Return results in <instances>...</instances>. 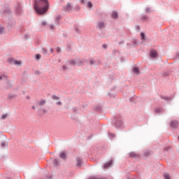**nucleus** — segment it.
<instances>
[{
	"instance_id": "393cba45",
	"label": "nucleus",
	"mask_w": 179,
	"mask_h": 179,
	"mask_svg": "<svg viewBox=\"0 0 179 179\" xmlns=\"http://www.w3.org/2000/svg\"><path fill=\"white\" fill-rule=\"evenodd\" d=\"M5 118H6V115H3L1 116V119H2V120H5Z\"/></svg>"
},
{
	"instance_id": "9d476101",
	"label": "nucleus",
	"mask_w": 179,
	"mask_h": 179,
	"mask_svg": "<svg viewBox=\"0 0 179 179\" xmlns=\"http://www.w3.org/2000/svg\"><path fill=\"white\" fill-rule=\"evenodd\" d=\"M97 26L99 29H103L104 27V22H98Z\"/></svg>"
},
{
	"instance_id": "ddd939ff",
	"label": "nucleus",
	"mask_w": 179,
	"mask_h": 179,
	"mask_svg": "<svg viewBox=\"0 0 179 179\" xmlns=\"http://www.w3.org/2000/svg\"><path fill=\"white\" fill-rule=\"evenodd\" d=\"M133 71L134 72V73L139 74V68H138V67H134V68L133 69Z\"/></svg>"
},
{
	"instance_id": "dca6fc26",
	"label": "nucleus",
	"mask_w": 179,
	"mask_h": 179,
	"mask_svg": "<svg viewBox=\"0 0 179 179\" xmlns=\"http://www.w3.org/2000/svg\"><path fill=\"white\" fill-rule=\"evenodd\" d=\"M53 164H55V166H58V164H59V162H58V160L54 159Z\"/></svg>"
},
{
	"instance_id": "bb28decb",
	"label": "nucleus",
	"mask_w": 179,
	"mask_h": 179,
	"mask_svg": "<svg viewBox=\"0 0 179 179\" xmlns=\"http://www.w3.org/2000/svg\"><path fill=\"white\" fill-rule=\"evenodd\" d=\"M57 52H61V48H57Z\"/></svg>"
},
{
	"instance_id": "72a5a7b5",
	"label": "nucleus",
	"mask_w": 179,
	"mask_h": 179,
	"mask_svg": "<svg viewBox=\"0 0 179 179\" xmlns=\"http://www.w3.org/2000/svg\"><path fill=\"white\" fill-rule=\"evenodd\" d=\"M146 12H147V13H148V12H150V10H149V8H147V9H146Z\"/></svg>"
},
{
	"instance_id": "f704fd0d",
	"label": "nucleus",
	"mask_w": 179,
	"mask_h": 179,
	"mask_svg": "<svg viewBox=\"0 0 179 179\" xmlns=\"http://www.w3.org/2000/svg\"><path fill=\"white\" fill-rule=\"evenodd\" d=\"M43 51H45V54H47V50L43 49Z\"/></svg>"
},
{
	"instance_id": "423d86ee",
	"label": "nucleus",
	"mask_w": 179,
	"mask_h": 179,
	"mask_svg": "<svg viewBox=\"0 0 179 179\" xmlns=\"http://www.w3.org/2000/svg\"><path fill=\"white\" fill-rule=\"evenodd\" d=\"M76 164L78 167H80L81 164H82V158L80 157H76Z\"/></svg>"
},
{
	"instance_id": "1a4fd4ad",
	"label": "nucleus",
	"mask_w": 179,
	"mask_h": 179,
	"mask_svg": "<svg viewBox=\"0 0 179 179\" xmlns=\"http://www.w3.org/2000/svg\"><path fill=\"white\" fill-rule=\"evenodd\" d=\"M113 164V160H110L109 162H107L104 164L103 169H108V167H110V166Z\"/></svg>"
},
{
	"instance_id": "4c0bfd02",
	"label": "nucleus",
	"mask_w": 179,
	"mask_h": 179,
	"mask_svg": "<svg viewBox=\"0 0 179 179\" xmlns=\"http://www.w3.org/2000/svg\"><path fill=\"white\" fill-rule=\"evenodd\" d=\"M178 141H179V136H178Z\"/></svg>"
},
{
	"instance_id": "f03ea898",
	"label": "nucleus",
	"mask_w": 179,
	"mask_h": 179,
	"mask_svg": "<svg viewBox=\"0 0 179 179\" xmlns=\"http://www.w3.org/2000/svg\"><path fill=\"white\" fill-rule=\"evenodd\" d=\"M8 62L10 64H14V65H17L18 66H20V65H22V62L20 61H17L13 59V58H9L8 59Z\"/></svg>"
},
{
	"instance_id": "a878e982",
	"label": "nucleus",
	"mask_w": 179,
	"mask_h": 179,
	"mask_svg": "<svg viewBox=\"0 0 179 179\" xmlns=\"http://www.w3.org/2000/svg\"><path fill=\"white\" fill-rule=\"evenodd\" d=\"M5 30V29H3V28H1L0 29V34L1 33H3V31Z\"/></svg>"
},
{
	"instance_id": "7ed1b4c3",
	"label": "nucleus",
	"mask_w": 179,
	"mask_h": 179,
	"mask_svg": "<svg viewBox=\"0 0 179 179\" xmlns=\"http://www.w3.org/2000/svg\"><path fill=\"white\" fill-rule=\"evenodd\" d=\"M52 100H57V102H56V104L57 106H62V102H61V101H59V96H57V95H52L51 96Z\"/></svg>"
},
{
	"instance_id": "2f4dec72",
	"label": "nucleus",
	"mask_w": 179,
	"mask_h": 179,
	"mask_svg": "<svg viewBox=\"0 0 179 179\" xmlns=\"http://www.w3.org/2000/svg\"><path fill=\"white\" fill-rule=\"evenodd\" d=\"M103 48H107V45L103 44Z\"/></svg>"
},
{
	"instance_id": "412c9836",
	"label": "nucleus",
	"mask_w": 179,
	"mask_h": 179,
	"mask_svg": "<svg viewBox=\"0 0 179 179\" xmlns=\"http://www.w3.org/2000/svg\"><path fill=\"white\" fill-rule=\"evenodd\" d=\"M87 6H88V8H92L93 4L92 3V2L89 1V2L87 3Z\"/></svg>"
},
{
	"instance_id": "a211bd4d",
	"label": "nucleus",
	"mask_w": 179,
	"mask_h": 179,
	"mask_svg": "<svg viewBox=\"0 0 179 179\" xmlns=\"http://www.w3.org/2000/svg\"><path fill=\"white\" fill-rule=\"evenodd\" d=\"M90 65H94V64H96V62L94 61V59H91L90 60Z\"/></svg>"
},
{
	"instance_id": "6e6552de",
	"label": "nucleus",
	"mask_w": 179,
	"mask_h": 179,
	"mask_svg": "<svg viewBox=\"0 0 179 179\" xmlns=\"http://www.w3.org/2000/svg\"><path fill=\"white\" fill-rule=\"evenodd\" d=\"M45 103H46L45 99H42L37 103V106H39V107H41V106H44Z\"/></svg>"
},
{
	"instance_id": "0eeeda50",
	"label": "nucleus",
	"mask_w": 179,
	"mask_h": 179,
	"mask_svg": "<svg viewBox=\"0 0 179 179\" xmlns=\"http://www.w3.org/2000/svg\"><path fill=\"white\" fill-rule=\"evenodd\" d=\"M171 128H177L178 127V122L173 120L171 122Z\"/></svg>"
},
{
	"instance_id": "b1692460",
	"label": "nucleus",
	"mask_w": 179,
	"mask_h": 179,
	"mask_svg": "<svg viewBox=\"0 0 179 179\" xmlns=\"http://www.w3.org/2000/svg\"><path fill=\"white\" fill-rule=\"evenodd\" d=\"M42 26H47V22H45V21L43 22Z\"/></svg>"
},
{
	"instance_id": "4468645a",
	"label": "nucleus",
	"mask_w": 179,
	"mask_h": 179,
	"mask_svg": "<svg viewBox=\"0 0 179 179\" xmlns=\"http://www.w3.org/2000/svg\"><path fill=\"white\" fill-rule=\"evenodd\" d=\"M60 157H61V159H66V155L64 154V152H62L60 154Z\"/></svg>"
},
{
	"instance_id": "7c9ffc66",
	"label": "nucleus",
	"mask_w": 179,
	"mask_h": 179,
	"mask_svg": "<svg viewBox=\"0 0 179 179\" xmlns=\"http://www.w3.org/2000/svg\"><path fill=\"white\" fill-rule=\"evenodd\" d=\"M50 29H54V24L50 25Z\"/></svg>"
},
{
	"instance_id": "c9c22d12",
	"label": "nucleus",
	"mask_w": 179,
	"mask_h": 179,
	"mask_svg": "<svg viewBox=\"0 0 179 179\" xmlns=\"http://www.w3.org/2000/svg\"><path fill=\"white\" fill-rule=\"evenodd\" d=\"M32 110H36V106H32Z\"/></svg>"
},
{
	"instance_id": "4be33fe9",
	"label": "nucleus",
	"mask_w": 179,
	"mask_h": 179,
	"mask_svg": "<svg viewBox=\"0 0 179 179\" xmlns=\"http://www.w3.org/2000/svg\"><path fill=\"white\" fill-rule=\"evenodd\" d=\"M36 59H40V58H41V55H36Z\"/></svg>"
},
{
	"instance_id": "e433bc0d",
	"label": "nucleus",
	"mask_w": 179,
	"mask_h": 179,
	"mask_svg": "<svg viewBox=\"0 0 179 179\" xmlns=\"http://www.w3.org/2000/svg\"><path fill=\"white\" fill-rule=\"evenodd\" d=\"M1 146H5V143H2V144H1Z\"/></svg>"
},
{
	"instance_id": "f3484780",
	"label": "nucleus",
	"mask_w": 179,
	"mask_h": 179,
	"mask_svg": "<svg viewBox=\"0 0 179 179\" xmlns=\"http://www.w3.org/2000/svg\"><path fill=\"white\" fill-rule=\"evenodd\" d=\"M129 156L130 157H135L136 156V154H135V152H130Z\"/></svg>"
},
{
	"instance_id": "9b49d317",
	"label": "nucleus",
	"mask_w": 179,
	"mask_h": 179,
	"mask_svg": "<svg viewBox=\"0 0 179 179\" xmlns=\"http://www.w3.org/2000/svg\"><path fill=\"white\" fill-rule=\"evenodd\" d=\"M112 17H113V19H117V17H118V13H117V11L113 12Z\"/></svg>"
},
{
	"instance_id": "473e14b6",
	"label": "nucleus",
	"mask_w": 179,
	"mask_h": 179,
	"mask_svg": "<svg viewBox=\"0 0 179 179\" xmlns=\"http://www.w3.org/2000/svg\"><path fill=\"white\" fill-rule=\"evenodd\" d=\"M81 3H85V0H80Z\"/></svg>"
},
{
	"instance_id": "cd10ccee",
	"label": "nucleus",
	"mask_w": 179,
	"mask_h": 179,
	"mask_svg": "<svg viewBox=\"0 0 179 179\" xmlns=\"http://www.w3.org/2000/svg\"><path fill=\"white\" fill-rule=\"evenodd\" d=\"M2 79H5L4 76H0V80H2Z\"/></svg>"
},
{
	"instance_id": "aec40b11",
	"label": "nucleus",
	"mask_w": 179,
	"mask_h": 179,
	"mask_svg": "<svg viewBox=\"0 0 179 179\" xmlns=\"http://www.w3.org/2000/svg\"><path fill=\"white\" fill-rule=\"evenodd\" d=\"M117 127H121L122 125V121H120L116 123Z\"/></svg>"
},
{
	"instance_id": "c756f323",
	"label": "nucleus",
	"mask_w": 179,
	"mask_h": 179,
	"mask_svg": "<svg viewBox=\"0 0 179 179\" xmlns=\"http://www.w3.org/2000/svg\"><path fill=\"white\" fill-rule=\"evenodd\" d=\"M62 69L65 71V69H66V66L65 65L62 66Z\"/></svg>"
},
{
	"instance_id": "5701e85b",
	"label": "nucleus",
	"mask_w": 179,
	"mask_h": 179,
	"mask_svg": "<svg viewBox=\"0 0 179 179\" xmlns=\"http://www.w3.org/2000/svg\"><path fill=\"white\" fill-rule=\"evenodd\" d=\"M41 73V72L36 71H35V75H40Z\"/></svg>"
},
{
	"instance_id": "f257e3e1",
	"label": "nucleus",
	"mask_w": 179,
	"mask_h": 179,
	"mask_svg": "<svg viewBox=\"0 0 179 179\" xmlns=\"http://www.w3.org/2000/svg\"><path fill=\"white\" fill-rule=\"evenodd\" d=\"M50 8L48 0H36L34 3V10L38 15L47 13Z\"/></svg>"
},
{
	"instance_id": "f8f14e48",
	"label": "nucleus",
	"mask_w": 179,
	"mask_h": 179,
	"mask_svg": "<svg viewBox=\"0 0 179 179\" xmlns=\"http://www.w3.org/2000/svg\"><path fill=\"white\" fill-rule=\"evenodd\" d=\"M66 10H72V5L71 3H67L66 5Z\"/></svg>"
},
{
	"instance_id": "c85d7f7f",
	"label": "nucleus",
	"mask_w": 179,
	"mask_h": 179,
	"mask_svg": "<svg viewBox=\"0 0 179 179\" xmlns=\"http://www.w3.org/2000/svg\"><path fill=\"white\" fill-rule=\"evenodd\" d=\"M50 52H54V49L52 48H50Z\"/></svg>"
},
{
	"instance_id": "6ab92c4d",
	"label": "nucleus",
	"mask_w": 179,
	"mask_h": 179,
	"mask_svg": "<svg viewBox=\"0 0 179 179\" xmlns=\"http://www.w3.org/2000/svg\"><path fill=\"white\" fill-rule=\"evenodd\" d=\"M141 36L142 40H145V34L143 32H141Z\"/></svg>"
},
{
	"instance_id": "39448f33",
	"label": "nucleus",
	"mask_w": 179,
	"mask_h": 179,
	"mask_svg": "<svg viewBox=\"0 0 179 179\" xmlns=\"http://www.w3.org/2000/svg\"><path fill=\"white\" fill-rule=\"evenodd\" d=\"M71 65H80L81 64H83V62L77 59V60H71Z\"/></svg>"
},
{
	"instance_id": "2eb2a0df",
	"label": "nucleus",
	"mask_w": 179,
	"mask_h": 179,
	"mask_svg": "<svg viewBox=\"0 0 179 179\" xmlns=\"http://www.w3.org/2000/svg\"><path fill=\"white\" fill-rule=\"evenodd\" d=\"M164 179H170V175L169 173L164 174Z\"/></svg>"
},
{
	"instance_id": "20e7f679",
	"label": "nucleus",
	"mask_w": 179,
	"mask_h": 179,
	"mask_svg": "<svg viewBox=\"0 0 179 179\" xmlns=\"http://www.w3.org/2000/svg\"><path fill=\"white\" fill-rule=\"evenodd\" d=\"M150 55L151 58H157V50H154V49L151 50L150 51Z\"/></svg>"
}]
</instances>
